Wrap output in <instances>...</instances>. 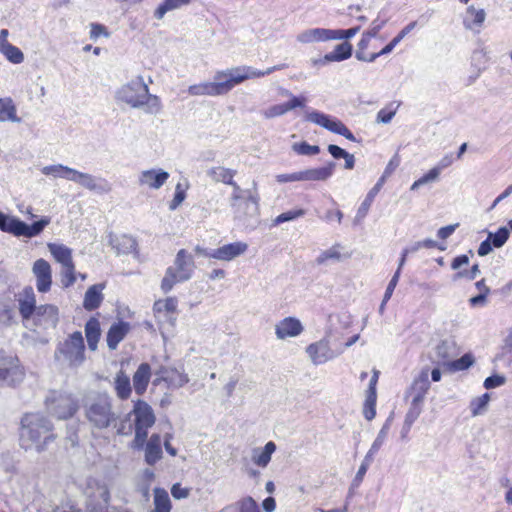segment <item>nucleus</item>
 I'll return each instance as SVG.
<instances>
[{"label": "nucleus", "instance_id": "37", "mask_svg": "<svg viewBox=\"0 0 512 512\" xmlns=\"http://www.w3.org/2000/svg\"><path fill=\"white\" fill-rule=\"evenodd\" d=\"M114 388L120 399H127L131 394L130 378L123 372L119 371L114 379Z\"/></svg>", "mask_w": 512, "mask_h": 512}, {"label": "nucleus", "instance_id": "35", "mask_svg": "<svg viewBox=\"0 0 512 512\" xmlns=\"http://www.w3.org/2000/svg\"><path fill=\"white\" fill-rule=\"evenodd\" d=\"M103 285H93L85 293L83 306L86 310L96 309L102 302Z\"/></svg>", "mask_w": 512, "mask_h": 512}, {"label": "nucleus", "instance_id": "43", "mask_svg": "<svg viewBox=\"0 0 512 512\" xmlns=\"http://www.w3.org/2000/svg\"><path fill=\"white\" fill-rule=\"evenodd\" d=\"M389 429H390V424L387 421L382 426L380 431L378 432L376 439L372 443V445H371L370 449L368 450V452L366 453V455H370V457L374 459L375 455L378 453V451L383 446V444L388 436Z\"/></svg>", "mask_w": 512, "mask_h": 512}, {"label": "nucleus", "instance_id": "59", "mask_svg": "<svg viewBox=\"0 0 512 512\" xmlns=\"http://www.w3.org/2000/svg\"><path fill=\"white\" fill-rule=\"evenodd\" d=\"M471 364H472L471 356L466 354V355L462 356L461 358H459L455 361H452L449 366L455 371H460V370L467 369L468 367L471 366Z\"/></svg>", "mask_w": 512, "mask_h": 512}, {"label": "nucleus", "instance_id": "47", "mask_svg": "<svg viewBox=\"0 0 512 512\" xmlns=\"http://www.w3.org/2000/svg\"><path fill=\"white\" fill-rule=\"evenodd\" d=\"M440 175L439 168L433 167L429 170L425 175L416 180L410 187L411 191L417 190L419 187L426 185L431 182H435L438 180Z\"/></svg>", "mask_w": 512, "mask_h": 512}, {"label": "nucleus", "instance_id": "12", "mask_svg": "<svg viewBox=\"0 0 512 512\" xmlns=\"http://www.w3.org/2000/svg\"><path fill=\"white\" fill-rule=\"evenodd\" d=\"M304 119L308 122L323 127L332 133L342 135L350 141L356 140L352 132L347 128V126L343 122L328 114H325L317 110L306 111Z\"/></svg>", "mask_w": 512, "mask_h": 512}, {"label": "nucleus", "instance_id": "63", "mask_svg": "<svg viewBox=\"0 0 512 512\" xmlns=\"http://www.w3.org/2000/svg\"><path fill=\"white\" fill-rule=\"evenodd\" d=\"M185 196V191L181 188V185L178 184L175 188L174 198L171 201L169 208L171 210H175L184 201Z\"/></svg>", "mask_w": 512, "mask_h": 512}, {"label": "nucleus", "instance_id": "11", "mask_svg": "<svg viewBox=\"0 0 512 512\" xmlns=\"http://www.w3.org/2000/svg\"><path fill=\"white\" fill-rule=\"evenodd\" d=\"M61 178L75 182L80 186L97 193H108L111 191V185L107 180L95 177L88 173L77 171L73 168L63 165Z\"/></svg>", "mask_w": 512, "mask_h": 512}, {"label": "nucleus", "instance_id": "22", "mask_svg": "<svg viewBox=\"0 0 512 512\" xmlns=\"http://www.w3.org/2000/svg\"><path fill=\"white\" fill-rule=\"evenodd\" d=\"M31 319L41 326L55 327L58 322V308L50 304L40 305Z\"/></svg>", "mask_w": 512, "mask_h": 512}, {"label": "nucleus", "instance_id": "46", "mask_svg": "<svg viewBox=\"0 0 512 512\" xmlns=\"http://www.w3.org/2000/svg\"><path fill=\"white\" fill-rule=\"evenodd\" d=\"M376 399H377L376 392H374V391H372V392L367 391L366 400H365V403H364L363 414H364V417L368 421H371L375 417V415H376V410H375Z\"/></svg>", "mask_w": 512, "mask_h": 512}, {"label": "nucleus", "instance_id": "20", "mask_svg": "<svg viewBox=\"0 0 512 512\" xmlns=\"http://www.w3.org/2000/svg\"><path fill=\"white\" fill-rule=\"evenodd\" d=\"M429 389V369L423 368L418 374V376L415 377L410 387V395L412 396L411 401L423 404V401Z\"/></svg>", "mask_w": 512, "mask_h": 512}, {"label": "nucleus", "instance_id": "27", "mask_svg": "<svg viewBox=\"0 0 512 512\" xmlns=\"http://www.w3.org/2000/svg\"><path fill=\"white\" fill-rule=\"evenodd\" d=\"M276 451V444L269 441L264 447H256L252 449L251 459L252 462L261 467L265 468L271 461L272 454Z\"/></svg>", "mask_w": 512, "mask_h": 512}, {"label": "nucleus", "instance_id": "64", "mask_svg": "<svg viewBox=\"0 0 512 512\" xmlns=\"http://www.w3.org/2000/svg\"><path fill=\"white\" fill-rule=\"evenodd\" d=\"M62 170H63L62 164H55V165H49V166L43 167L41 169V172L47 176H52L54 178H61Z\"/></svg>", "mask_w": 512, "mask_h": 512}, {"label": "nucleus", "instance_id": "25", "mask_svg": "<svg viewBox=\"0 0 512 512\" xmlns=\"http://www.w3.org/2000/svg\"><path fill=\"white\" fill-rule=\"evenodd\" d=\"M486 18L484 9H476L473 5L467 7L463 18V26L467 30L479 32Z\"/></svg>", "mask_w": 512, "mask_h": 512}, {"label": "nucleus", "instance_id": "13", "mask_svg": "<svg viewBox=\"0 0 512 512\" xmlns=\"http://www.w3.org/2000/svg\"><path fill=\"white\" fill-rule=\"evenodd\" d=\"M19 361L12 355H0V386L15 385L23 378Z\"/></svg>", "mask_w": 512, "mask_h": 512}, {"label": "nucleus", "instance_id": "1", "mask_svg": "<svg viewBox=\"0 0 512 512\" xmlns=\"http://www.w3.org/2000/svg\"><path fill=\"white\" fill-rule=\"evenodd\" d=\"M280 69L279 66H273L265 71L256 70L251 66H238L222 71H217L214 80L211 82H201L188 87V93L191 96H220L229 93L236 85L247 79L259 78L271 74Z\"/></svg>", "mask_w": 512, "mask_h": 512}, {"label": "nucleus", "instance_id": "4", "mask_svg": "<svg viewBox=\"0 0 512 512\" xmlns=\"http://www.w3.org/2000/svg\"><path fill=\"white\" fill-rule=\"evenodd\" d=\"M84 414L91 427L98 430L110 427L117 420L112 399L107 394H97L87 398L84 403Z\"/></svg>", "mask_w": 512, "mask_h": 512}, {"label": "nucleus", "instance_id": "38", "mask_svg": "<svg viewBox=\"0 0 512 512\" xmlns=\"http://www.w3.org/2000/svg\"><path fill=\"white\" fill-rule=\"evenodd\" d=\"M352 55V45L345 41L341 44H338L334 47V49L326 54V60H330V62H341L347 60Z\"/></svg>", "mask_w": 512, "mask_h": 512}, {"label": "nucleus", "instance_id": "33", "mask_svg": "<svg viewBox=\"0 0 512 512\" xmlns=\"http://www.w3.org/2000/svg\"><path fill=\"white\" fill-rule=\"evenodd\" d=\"M16 122L21 119L17 116V109L10 97L0 98V122Z\"/></svg>", "mask_w": 512, "mask_h": 512}, {"label": "nucleus", "instance_id": "16", "mask_svg": "<svg viewBox=\"0 0 512 512\" xmlns=\"http://www.w3.org/2000/svg\"><path fill=\"white\" fill-rule=\"evenodd\" d=\"M169 177V173L161 168L146 169L138 174V184L143 188L158 190L167 182Z\"/></svg>", "mask_w": 512, "mask_h": 512}, {"label": "nucleus", "instance_id": "32", "mask_svg": "<svg viewBox=\"0 0 512 512\" xmlns=\"http://www.w3.org/2000/svg\"><path fill=\"white\" fill-rule=\"evenodd\" d=\"M85 335L89 349L95 351L101 335L98 319L92 317L87 321L85 325Z\"/></svg>", "mask_w": 512, "mask_h": 512}, {"label": "nucleus", "instance_id": "15", "mask_svg": "<svg viewBox=\"0 0 512 512\" xmlns=\"http://www.w3.org/2000/svg\"><path fill=\"white\" fill-rule=\"evenodd\" d=\"M155 376L154 385L164 381L170 388H181L189 382V377L186 373L172 367H161L156 371Z\"/></svg>", "mask_w": 512, "mask_h": 512}, {"label": "nucleus", "instance_id": "36", "mask_svg": "<svg viewBox=\"0 0 512 512\" xmlns=\"http://www.w3.org/2000/svg\"><path fill=\"white\" fill-rule=\"evenodd\" d=\"M154 509L152 512H170L172 508L168 492L163 488L154 489Z\"/></svg>", "mask_w": 512, "mask_h": 512}, {"label": "nucleus", "instance_id": "8", "mask_svg": "<svg viewBox=\"0 0 512 512\" xmlns=\"http://www.w3.org/2000/svg\"><path fill=\"white\" fill-rule=\"evenodd\" d=\"M129 417H133L135 437L132 441V448L142 449L148 436V429L155 423L153 409L146 402L138 400L135 402Z\"/></svg>", "mask_w": 512, "mask_h": 512}, {"label": "nucleus", "instance_id": "3", "mask_svg": "<svg viewBox=\"0 0 512 512\" xmlns=\"http://www.w3.org/2000/svg\"><path fill=\"white\" fill-rule=\"evenodd\" d=\"M52 424L40 413H28L21 421L20 444L25 449H36L41 452L54 441Z\"/></svg>", "mask_w": 512, "mask_h": 512}, {"label": "nucleus", "instance_id": "18", "mask_svg": "<svg viewBox=\"0 0 512 512\" xmlns=\"http://www.w3.org/2000/svg\"><path fill=\"white\" fill-rule=\"evenodd\" d=\"M336 34L333 29L326 28H308L296 35V41L300 44H315L320 42L332 41Z\"/></svg>", "mask_w": 512, "mask_h": 512}, {"label": "nucleus", "instance_id": "58", "mask_svg": "<svg viewBox=\"0 0 512 512\" xmlns=\"http://www.w3.org/2000/svg\"><path fill=\"white\" fill-rule=\"evenodd\" d=\"M359 30V26L347 30L333 29V32L336 34V36L333 37L332 40L350 39L354 37L359 32Z\"/></svg>", "mask_w": 512, "mask_h": 512}, {"label": "nucleus", "instance_id": "6", "mask_svg": "<svg viewBox=\"0 0 512 512\" xmlns=\"http://www.w3.org/2000/svg\"><path fill=\"white\" fill-rule=\"evenodd\" d=\"M55 359L61 365L79 367L85 360V345L82 333L76 331L60 342L55 350Z\"/></svg>", "mask_w": 512, "mask_h": 512}, {"label": "nucleus", "instance_id": "7", "mask_svg": "<svg viewBox=\"0 0 512 512\" xmlns=\"http://www.w3.org/2000/svg\"><path fill=\"white\" fill-rule=\"evenodd\" d=\"M51 218L43 216L32 224H27L15 216L0 212V230L15 237L34 238L40 235L50 224Z\"/></svg>", "mask_w": 512, "mask_h": 512}, {"label": "nucleus", "instance_id": "21", "mask_svg": "<svg viewBox=\"0 0 512 512\" xmlns=\"http://www.w3.org/2000/svg\"><path fill=\"white\" fill-rule=\"evenodd\" d=\"M248 249V245L245 242H234L230 244H225L217 249H213V254H211L213 259L221 260V261H231L236 257L244 254Z\"/></svg>", "mask_w": 512, "mask_h": 512}, {"label": "nucleus", "instance_id": "60", "mask_svg": "<svg viewBox=\"0 0 512 512\" xmlns=\"http://www.w3.org/2000/svg\"><path fill=\"white\" fill-rule=\"evenodd\" d=\"M171 494L174 499H186L190 495V489L182 487L180 483H176L171 487Z\"/></svg>", "mask_w": 512, "mask_h": 512}, {"label": "nucleus", "instance_id": "45", "mask_svg": "<svg viewBox=\"0 0 512 512\" xmlns=\"http://www.w3.org/2000/svg\"><path fill=\"white\" fill-rule=\"evenodd\" d=\"M509 234L507 227H500L495 233L489 232L488 238L491 240L493 247L501 248L507 242Z\"/></svg>", "mask_w": 512, "mask_h": 512}, {"label": "nucleus", "instance_id": "5", "mask_svg": "<svg viewBox=\"0 0 512 512\" xmlns=\"http://www.w3.org/2000/svg\"><path fill=\"white\" fill-rule=\"evenodd\" d=\"M194 257L185 249H180L172 266L168 267L161 281V290L170 292L173 287L181 282L191 279L195 270Z\"/></svg>", "mask_w": 512, "mask_h": 512}, {"label": "nucleus", "instance_id": "10", "mask_svg": "<svg viewBox=\"0 0 512 512\" xmlns=\"http://www.w3.org/2000/svg\"><path fill=\"white\" fill-rule=\"evenodd\" d=\"M46 408L58 419L72 417L78 410L77 401L70 395L60 391H52L46 397Z\"/></svg>", "mask_w": 512, "mask_h": 512}, {"label": "nucleus", "instance_id": "19", "mask_svg": "<svg viewBox=\"0 0 512 512\" xmlns=\"http://www.w3.org/2000/svg\"><path fill=\"white\" fill-rule=\"evenodd\" d=\"M304 328L300 320L295 317H286L275 325L276 337L284 340L288 337H296L303 332Z\"/></svg>", "mask_w": 512, "mask_h": 512}, {"label": "nucleus", "instance_id": "14", "mask_svg": "<svg viewBox=\"0 0 512 512\" xmlns=\"http://www.w3.org/2000/svg\"><path fill=\"white\" fill-rule=\"evenodd\" d=\"M230 206L235 218L242 220L245 216L252 215L257 211L258 196L252 193L248 195L231 194Z\"/></svg>", "mask_w": 512, "mask_h": 512}, {"label": "nucleus", "instance_id": "55", "mask_svg": "<svg viewBox=\"0 0 512 512\" xmlns=\"http://www.w3.org/2000/svg\"><path fill=\"white\" fill-rule=\"evenodd\" d=\"M283 94L290 97V100L288 102L284 103L287 112H289L290 110H293L295 108H303V107H305V104H306V101H307V99L305 97L294 96L288 90H285L283 92Z\"/></svg>", "mask_w": 512, "mask_h": 512}, {"label": "nucleus", "instance_id": "51", "mask_svg": "<svg viewBox=\"0 0 512 512\" xmlns=\"http://www.w3.org/2000/svg\"><path fill=\"white\" fill-rule=\"evenodd\" d=\"M293 151L299 155H316L320 152V147L317 145H310L307 142L295 143L292 146Z\"/></svg>", "mask_w": 512, "mask_h": 512}, {"label": "nucleus", "instance_id": "42", "mask_svg": "<svg viewBox=\"0 0 512 512\" xmlns=\"http://www.w3.org/2000/svg\"><path fill=\"white\" fill-rule=\"evenodd\" d=\"M113 247L118 253L127 254L136 249V241L131 236L122 235L112 241Z\"/></svg>", "mask_w": 512, "mask_h": 512}, {"label": "nucleus", "instance_id": "62", "mask_svg": "<svg viewBox=\"0 0 512 512\" xmlns=\"http://www.w3.org/2000/svg\"><path fill=\"white\" fill-rule=\"evenodd\" d=\"M133 417H129V414L127 415V418L124 419L118 429L117 434L119 435H130L134 429V424H132Z\"/></svg>", "mask_w": 512, "mask_h": 512}, {"label": "nucleus", "instance_id": "56", "mask_svg": "<svg viewBox=\"0 0 512 512\" xmlns=\"http://www.w3.org/2000/svg\"><path fill=\"white\" fill-rule=\"evenodd\" d=\"M286 113H287V110H286V107H285L284 103L272 105V106H270L267 109L262 111V115L265 118H267V119L279 117V116H282V115H284Z\"/></svg>", "mask_w": 512, "mask_h": 512}, {"label": "nucleus", "instance_id": "39", "mask_svg": "<svg viewBox=\"0 0 512 512\" xmlns=\"http://www.w3.org/2000/svg\"><path fill=\"white\" fill-rule=\"evenodd\" d=\"M236 174L235 170L225 167H213L207 171V175L216 182H222L229 185L232 183L233 178Z\"/></svg>", "mask_w": 512, "mask_h": 512}, {"label": "nucleus", "instance_id": "24", "mask_svg": "<svg viewBox=\"0 0 512 512\" xmlns=\"http://www.w3.org/2000/svg\"><path fill=\"white\" fill-rule=\"evenodd\" d=\"M145 462L148 465H154L162 458V439L159 434H152L149 440L146 439Z\"/></svg>", "mask_w": 512, "mask_h": 512}, {"label": "nucleus", "instance_id": "9", "mask_svg": "<svg viewBox=\"0 0 512 512\" xmlns=\"http://www.w3.org/2000/svg\"><path fill=\"white\" fill-rule=\"evenodd\" d=\"M310 361L318 366L334 360L344 351L341 346H336L332 331L329 329L320 340L309 344L305 349Z\"/></svg>", "mask_w": 512, "mask_h": 512}, {"label": "nucleus", "instance_id": "30", "mask_svg": "<svg viewBox=\"0 0 512 512\" xmlns=\"http://www.w3.org/2000/svg\"><path fill=\"white\" fill-rule=\"evenodd\" d=\"M383 185H384V178H379L377 183L374 185V187L369 190L365 199L363 200V202L361 203V205L359 206V208L357 210V214L355 216L356 222H360L366 217L375 197L380 192Z\"/></svg>", "mask_w": 512, "mask_h": 512}, {"label": "nucleus", "instance_id": "48", "mask_svg": "<svg viewBox=\"0 0 512 512\" xmlns=\"http://www.w3.org/2000/svg\"><path fill=\"white\" fill-rule=\"evenodd\" d=\"M490 401V395L488 393L483 394L480 397H477L472 400L470 404V409L473 416H477L482 414Z\"/></svg>", "mask_w": 512, "mask_h": 512}, {"label": "nucleus", "instance_id": "26", "mask_svg": "<svg viewBox=\"0 0 512 512\" xmlns=\"http://www.w3.org/2000/svg\"><path fill=\"white\" fill-rule=\"evenodd\" d=\"M130 330V325L127 322L119 321L111 325L106 341L109 349L115 350L118 344L124 339Z\"/></svg>", "mask_w": 512, "mask_h": 512}, {"label": "nucleus", "instance_id": "50", "mask_svg": "<svg viewBox=\"0 0 512 512\" xmlns=\"http://www.w3.org/2000/svg\"><path fill=\"white\" fill-rule=\"evenodd\" d=\"M305 213L306 212L304 209L290 210V211H287V212H284V213H281L280 215H278L274 219L273 223H274V225H279L284 222L293 221L295 219H298V218L304 216Z\"/></svg>", "mask_w": 512, "mask_h": 512}, {"label": "nucleus", "instance_id": "52", "mask_svg": "<svg viewBox=\"0 0 512 512\" xmlns=\"http://www.w3.org/2000/svg\"><path fill=\"white\" fill-rule=\"evenodd\" d=\"M397 111V106L389 104L377 113L376 121L378 123L388 124L391 122Z\"/></svg>", "mask_w": 512, "mask_h": 512}, {"label": "nucleus", "instance_id": "40", "mask_svg": "<svg viewBox=\"0 0 512 512\" xmlns=\"http://www.w3.org/2000/svg\"><path fill=\"white\" fill-rule=\"evenodd\" d=\"M191 0H164L154 11V16L161 20L166 13L188 5Z\"/></svg>", "mask_w": 512, "mask_h": 512}, {"label": "nucleus", "instance_id": "49", "mask_svg": "<svg viewBox=\"0 0 512 512\" xmlns=\"http://www.w3.org/2000/svg\"><path fill=\"white\" fill-rule=\"evenodd\" d=\"M6 59L13 64H20L24 61L23 52L16 46L10 45L1 53Z\"/></svg>", "mask_w": 512, "mask_h": 512}, {"label": "nucleus", "instance_id": "29", "mask_svg": "<svg viewBox=\"0 0 512 512\" xmlns=\"http://www.w3.org/2000/svg\"><path fill=\"white\" fill-rule=\"evenodd\" d=\"M151 378V368L147 363H142L133 375L134 390L138 395H142L148 386Z\"/></svg>", "mask_w": 512, "mask_h": 512}, {"label": "nucleus", "instance_id": "34", "mask_svg": "<svg viewBox=\"0 0 512 512\" xmlns=\"http://www.w3.org/2000/svg\"><path fill=\"white\" fill-rule=\"evenodd\" d=\"M260 512L256 501L250 497H244L233 505L224 507L220 512Z\"/></svg>", "mask_w": 512, "mask_h": 512}, {"label": "nucleus", "instance_id": "54", "mask_svg": "<svg viewBox=\"0 0 512 512\" xmlns=\"http://www.w3.org/2000/svg\"><path fill=\"white\" fill-rule=\"evenodd\" d=\"M61 275L63 277V284L64 286L68 287L70 285H73L76 281V272H75V265L74 263L63 266Z\"/></svg>", "mask_w": 512, "mask_h": 512}, {"label": "nucleus", "instance_id": "44", "mask_svg": "<svg viewBox=\"0 0 512 512\" xmlns=\"http://www.w3.org/2000/svg\"><path fill=\"white\" fill-rule=\"evenodd\" d=\"M178 306V301L175 297H168L166 299L157 300L153 305L155 313H175Z\"/></svg>", "mask_w": 512, "mask_h": 512}, {"label": "nucleus", "instance_id": "23", "mask_svg": "<svg viewBox=\"0 0 512 512\" xmlns=\"http://www.w3.org/2000/svg\"><path fill=\"white\" fill-rule=\"evenodd\" d=\"M19 312L24 320H30L35 313L36 298L32 287H25L18 296Z\"/></svg>", "mask_w": 512, "mask_h": 512}, {"label": "nucleus", "instance_id": "28", "mask_svg": "<svg viewBox=\"0 0 512 512\" xmlns=\"http://www.w3.org/2000/svg\"><path fill=\"white\" fill-rule=\"evenodd\" d=\"M334 168L335 164L331 162L324 167L300 171L301 181H325L332 176Z\"/></svg>", "mask_w": 512, "mask_h": 512}, {"label": "nucleus", "instance_id": "2", "mask_svg": "<svg viewBox=\"0 0 512 512\" xmlns=\"http://www.w3.org/2000/svg\"><path fill=\"white\" fill-rule=\"evenodd\" d=\"M115 100L133 109H143L145 113L151 115H157L162 111L160 98L149 93V88L142 77L132 79L120 86L115 92Z\"/></svg>", "mask_w": 512, "mask_h": 512}, {"label": "nucleus", "instance_id": "17", "mask_svg": "<svg viewBox=\"0 0 512 512\" xmlns=\"http://www.w3.org/2000/svg\"><path fill=\"white\" fill-rule=\"evenodd\" d=\"M32 273L36 278V288L41 293H46L52 285L51 265L45 259H38L32 266Z\"/></svg>", "mask_w": 512, "mask_h": 512}, {"label": "nucleus", "instance_id": "41", "mask_svg": "<svg viewBox=\"0 0 512 512\" xmlns=\"http://www.w3.org/2000/svg\"><path fill=\"white\" fill-rule=\"evenodd\" d=\"M435 353L444 365H450V359L454 356V345L452 342L444 340L436 346Z\"/></svg>", "mask_w": 512, "mask_h": 512}, {"label": "nucleus", "instance_id": "53", "mask_svg": "<svg viewBox=\"0 0 512 512\" xmlns=\"http://www.w3.org/2000/svg\"><path fill=\"white\" fill-rule=\"evenodd\" d=\"M373 458L370 457V455H365L364 456V459L355 475V478L353 480V485L354 486H359L361 484V482L363 481L364 479V476L368 470V468L370 467V465L372 464L373 462Z\"/></svg>", "mask_w": 512, "mask_h": 512}, {"label": "nucleus", "instance_id": "57", "mask_svg": "<svg viewBox=\"0 0 512 512\" xmlns=\"http://www.w3.org/2000/svg\"><path fill=\"white\" fill-rule=\"evenodd\" d=\"M422 403L411 401V406L406 414L405 422L411 425L421 414Z\"/></svg>", "mask_w": 512, "mask_h": 512}, {"label": "nucleus", "instance_id": "61", "mask_svg": "<svg viewBox=\"0 0 512 512\" xmlns=\"http://www.w3.org/2000/svg\"><path fill=\"white\" fill-rule=\"evenodd\" d=\"M399 278H400V275H399V270H396V272L394 273V275L392 276L387 288H386V291L384 293V297H383V302L384 303H387L389 301V299L391 298L393 292H394V289L395 287L397 286L398 284V281H399Z\"/></svg>", "mask_w": 512, "mask_h": 512}, {"label": "nucleus", "instance_id": "31", "mask_svg": "<svg viewBox=\"0 0 512 512\" xmlns=\"http://www.w3.org/2000/svg\"><path fill=\"white\" fill-rule=\"evenodd\" d=\"M48 249L53 258L60 263L62 267L74 263L72 250L69 247L63 244L49 243Z\"/></svg>", "mask_w": 512, "mask_h": 512}]
</instances>
